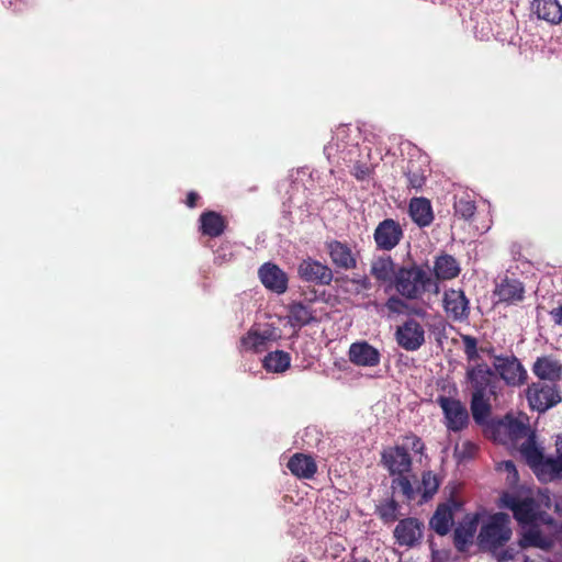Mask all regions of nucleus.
I'll return each mask as SVG.
<instances>
[{
    "instance_id": "nucleus-18",
    "label": "nucleus",
    "mask_w": 562,
    "mask_h": 562,
    "mask_svg": "<svg viewBox=\"0 0 562 562\" xmlns=\"http://www.w3.org/2000/svg\"><path fill=\"white\" fill-rule=\"evenodd\" d=\"M328 255L333 265L342 270H352L357 267V259L347 243L330 240L326 243Z\"/></svg>"
},
{
    "instance_id": "nucleus-29",
    "label": "nucleus",
    "mask_w": 562,
    "mask_h": 562,
    "mask_svg": "<svg viewBox=\"0 0 562 562\" xmlns=\"http://www.w3.org/2000/svg\"><path fill=\"white\" fill-rule=\"evenodd\" d=\"M539 505L532 498L513 502L510 508L513 509L514 517L519 521L522 527L535 524V516Z\"/></svg>"
},
{
    "instance_id": "nucleus-2",
    "label": "nucleus",
    "mask_w": 562,
    "mask_h": 562,
    "mask_svg": "<svg viewBox=\"0 0 562 562\" xmlns=\"http://www.w3.org/2000/svg\"><path fill=\"white\" fill-rule=\"evenodd\" d=\"M401 440V443L383 449L381 464L392 477V488L400 491L406 499L412 501L415 498V491L409 479L413 469V458L409 451L422 456L426 446L423 439L413 431L403 435Z\"/></svg>"
},
{
    "instance_id": "nucleus-44",
    "label": "nucleus",
    "mask_w": 562,
    "mask_h": 562,
    "mask_svg": "<svg viewBox=\"0 0 562 562\" xmlns=\"http://www.w3.org/2000/svg\"><path fill=\"white\" fill-rule=\"evenodd\" d=\"M199 199H200V195L195 191H190L187 194L186 204L188 205V207L193 209L196 206Z\"/></svg>"
},
{
    "instance_id": "nucleus-28",
    "label": "nucleus",
    "mask_w": 562,
    "mask_h": 562,
    "mask_svg": "<svg viewBox=\"0 0 562 562\" xmlns=\"http://www.w3.org/2000/svg\"><path fill=\"white\" fill-rule=\"evenodd\" d=\"M434 272L439 280H451L459 276L460 266L453 256L443 254L436 258Z\"/></svg>"
},
{
    "instance_id": "nucleus-41",
    "label": "nucleus",
    "mask_w": 562,
    "mask_h": 562,
    "mask_svg": "<svg viewBox=\"0 0 562 562\" xmlns=\"http://www.w3.org/2000/svg\"><path fill=\"white\" fill-rule=\"evenodd\" d=\"M535 525L538 526V528H540L541 525L553 526L554 519L550 514L538 508L535 516Z\"/></svg>"
},
{
    "instance_id": "nucleus-19",
    "label": "nucleus",
    "mask_w": 562,
    "mask_h": 562,
    "mask_svg": "<svg viewBox=\"0 0 562 562\" xmlns=\"http://www.w3.org/2000/svg\"><path fill=\"white\" fill-rule=\"evenodd\" d=\"M553 546L554 539L549 535H544L535 524L522 527L521 537L518 541L520 549L532 547L543 551H550Z\"/></svg>"
},
{
    "instance_id": "nucleus-4",
    "label": "nucleus",
    "mask_w": 562,
    "mask_h": 562,
    "mask_svg": "<svg viewBox=\"0 0 562 562\" xmlns=\"http://www.w3.org/2000/svg\"><path fill=\"white\" fill-rule=\"evenodd\" d=\"M498 442L509 450L517 451L528 465L526 449L538 447L537 434L530 427L529 417L519 413H507L501 418L494 417V443Z\"/></svg>"
},
{
    "instance_id": "nucleus-3",
    "label": "nucleus",
    "mask_w": 562,
    "mask_h": 562,
    "mask_svg": "<svg viewBox=\"0 0 562 562\" xmlns=\"http://www.w3.org/2000/svg\"><path fill=\"white\" fill-rule=\"evenodd\" d=\"M452 543L459 553H467L473 544L479 551L492 552V513L486 509L465 513L454 524Z\"/></svg>"
},
{
    "instance_id": "nucleus-35",
    "label": "nucleus",
    "mask_w": 562,
    "mask_h": 562,
    "mask_svg": "<svg viewBox=\"0 0 562 562\" xmlns=\"http://www.w3.org/2000/svg\"><path fill=\"white\" fill-rule=\"evenodd\" d=\"M267 337L256 330H249L240 339V345L246 350L260 351L266 345Z\"/></svg>"
},
{
    "instance_id": "nucleus-17",
    "label": "nucleus",
    "mask_w": 562,
    "mask_h": 562,
    "mask_svg": "<svg viewBox=\"0 0 562 562\" xmlns=\"http://www.w3.org/2000/svg\"><path fill=\"white\" fill-rule=\"evenodd\" d=\"M394 537L400 546L414 547L423 537V524L417 518H405L398 521Z\"/></svg>"
},
{
    "instance_id": "nucleus-33",
    "label": "nucleus",
    "mask_w": 562,
    "mask_h": 562,
    "mask_svg": "<svg viewBox=\"0 0 562 562\" xmlns=\"http://www.w3.org/2000/svg\"><path fill=\"white\" fill-rule=\"evenodd\" d=\"M398 503L391 498L376 506V514L385 524L394 522L398 516Z\"/></svg>"
},
{
    "instance_id": "nucleus-12",
    "label": "nucleus",
    "mask_w": 562,
    "mask_h": 562,
    "mask_svg": "<svg viewBox=\"0 0 562 562\" xmlns=\"http://www.w3.org/2000/svg\"><path fill=\"white\" fill-rule=\"evenodd\" d=\"M442 306L449 319L464 322L470 315V304L461 289H447L442 296Z\"/></svg>"
},
{
    "instance_id": "nucleus-47",
    "label": "nucleus",
    "mask_w": 562,
    "mask_h": 562,
    "mask_svg": "<svg viewBox=\"0 0 562 562\" xmlns=\"http://www.w3.org/2000/svg\"><path fill=\"white\" fill-rule=\"evenodd\" d=\"M524 562H541V561L533 560V559H530L528 555H525L524 557Z\"/></svg>"
},
{
    "instance_id": "nucleus-13",
    "label": "nucleus",
    "mask_w": 562,
    "mask_h": 562,
    "mask_svg": "<svg viewBox=\"0 0 562 562\" xmlns=\"http://www.w3.org/2000/svg\"><path fill=\"white\" fill-rule=\"evenodd\" d=\"M297 274L301 280L319 285H328L333 281L331 269L318 260L303 259L297 266Z\"/></svg>"
},
{
    "instance_id": "nucleus-11",
    "label": "nucleus",
    "mask_w": 562,
    "mask_h": 562,
    "mask_svg": "<svg viewBox=\"0 0 562 562\" xmlns=\"http://www.w3.org/2000/svg\"><path fill=\"white\" fill-rule=\"evenodd\" d=\"M404 231L401 224L393 218L381 221L374 229L373 239L380 250L390 251L403 239Z\"/></svg>"
},
{
    "instance_id": "nucleus-24",
    "label": "nucleus",
    "mask_w": 562,
    "mask_h": 562,
    "mask_svg": "<svg viewBox=\"0 0 562 562\" xmlns=\"http://www.w3.org/2000/svg\"><path fill=\"white\" fill-rule=\"evenodd\" d=\"M286 467L299 479H312L317 472L315 460L311 456L300 452L289 459Z\"/></svg>"
},
{
    "instance_id": "nucleus-32",
    "label": "nucleus",
    "mask_w": 562,
    "mask_h": 562,
    "mask_svg": "<svg viewBox=\"0 0 562 562\" xmlns=\"http://www.w3.org/2000/svg\"><path fill=\"white\" fill-rule=\"evenodd\" d=\"M440 485V481L437 475H435L431 471H426L422 475V483L419 490L422 491L423 498L428 499L431 498L438 491Z\"/></svg>"
},
{
    "instance_id": "nucleus-15",
    "label": "nucleus",
    "mask_w": 562,
    "mask_h": 562,
    "mask_svg": "<svg viewBox=\"0 0 562 562\" xmlns=\"http://www.w3.org/2000/svg\"><path fill=\"white\" fill-rule=\"evenodd\" d=\"M258 277L266 289L277 294L288 290V274L276 263L266 262L258 270Z\"/></svg>"
},
{
    "instance_id": "nucleus-25",
    "label": "nucleus",
    "mask_w": 562,
    "mask_h": 562,
    "mask_svg": "<svg viewBox=\"0 0 562 562\" xmlns=\"http://www.w3.org/2000/svg\"><path fill=\"white\" fill-rule=\"evenodd\" d=\"M199 221L202 235L212 238L221 236L227 227L225 217L215 211L203 212Z\"/></svg>"
},
{
    "instance_id": "nucleus-38",
    "label": "nucleus",
    "mask_w": 562,
    "mask_h": 562,
    "mask_svg": "<svg viewBox=\"0 0 562 562\" xmlns=\"http://www.w3.org/2000/svg\"><path fill=\"white\" fill-rule=\"evenodd\" d=\"M403 299L398 295H392L385 302V307L390 313L401 314L407 308V304Z\"/></svg>"
},
{
    "instance_id": "nucleus-46",
    "label": "nucleus",
    "mask_w": 562,
    "mask_h": 562,
    "mask_svg": "<svg viewBox=\"0 0 562 562\" xmlns=\"http://www.w3.org/2000/svg\"><path fill=\"white\" fill-rule=\"evenodd\" d=\"M413 313L417 316H424L425 315V311L423 308H415L413 310Z\"/></svg>"
},
{
    "instance_id": "nucleus-43",
    "label": "nucleus",
    "mask_w": 562,
    "mask_h": 562,
    "mask_svg": "<svg viewBox=\"0 0 562 562\" xmlns=\"http://www.w3.org/2000/svg\"><path fill=\"white\" fill-rule=\"evenodd\" d=\"M369 168L366 165H356L352 175L358 180H364L369 176Z\"/></svg>"
},
{
    "instance_id": "nucleus-20",
    "label": "nucleus",
    "mask_w": 562,
    "mask_h": 562,
    "mask_svg": "<svg viewBox=\"0 0 562 562\" xmlns=\"http://www.w3.org/2000/svg\"><path fill=\"white\" fill-rule=\"evenodd\" d=\"M532 372L541 382L555 384L562 376V364L550 356L539 357L532 366Z\"/></svg>"
},
{
    "instance_id": "nucleus-34",
    "label": "nucleus",
    "mask_w": 562,
    "mask_h": 562,
    "mask_svg": "<svg viewBox=\"0 0 562 562\" xmlns=\"http://www.w3.org/2000/svg\"><path fill=\"white\" fill-rule=\"evenodd\" d=\"M504 514L494 513V551L498 546L509 540L512 531L503 526Z\"/></svg>"
},
{
    "instance_id": "nucleus-10",
    "label": "nucleus",
    "mask_w": 562,
    "mask_h": 562,
    "mask_svg": "<svg viewBox=\"0 0 562 562\" xmlns=\"http://www.w3.org/2000/svg\"><path fill=\"white\" fill-rule=\"evenodd\" d=\"M496 375L507 385L519 386L526 382L527 371L515 356L494 355V378Z\"/></svg>"
},
{
    "instance_id": "nucleus-26",
    "label": "nucleus",
    "mask_w": 562,
    "mask_h": 562,
    "mask_svg": "<svg viewBox=\"0 0 562 562\" xmlns=\"http://www.w3.org/2000/svg\"><path fill=\"white\" fill-rule=\"evenodd\" d=\"M428 172L429 168L425 160L409 159L404 171L407 179V188L416 191L422 190L426 183Z\"/></svg>"
},
{
    "instance_id": "nucleus-42",
    "label": "nucleus",
    "mask_w": 562,
    "mask_h": 562,
    "mask_svg": "<svg viewBox=\"0 0 562 562\" xmlns=\"http://www.w3.org/2000/svg\"><path fill=\"white\" fill-rule=\"evenodd\" d=\"M517 553H518V549L508 547L506 549H503L498 553L495 552L494 555H496V558L499 562H505L508 560H513L517 555Z\"/></svg>"
},
{
    "instance_id": "nucleus-48",
    "label": "nucleus",
    "mask_w": 562,
    "mask_h": 562,
    "mask_svg": "<svg viewBox=\"0 0 562 562\" xmlns=\"http://www.w3.org/2000/svg\"><path fill=\"white\" fill-rule=\"evenodd\" d=\"M352 562H370V561L367 558H363V559L355 560Z\"/></svg>"
},
{
    "instance_id": "nucleus-23",
    "label": "nucleus",
    "mask_w": 562,
    "mask_h": 562,
    "mask_svg": "<svg viewBox=\"0 0 562 562\" xmlns=\"http://www.w3.org/2000/svg\"><path fill=\"white\" fill-rule=\"evenodd\" d=\"M531 10L538 19L557 25L562 22V5L559 0H533Z\"/></svg>"
},
{
    "instance_id": "nucleus-45",
    "label": "nucleus",
    "mask_w": 562,
    "mask_h": 562,
    "mask_svg": "<svg viewBox=\"0 0 562 562\" xmlns=\"http://www.w3.org/2000/svg\"><path fill=\"white\" fill-rule=\"evenodd\" d=\"M550 314L555 324L562 325V306L553 308Z\"/></svg>"
},
{
    "instance_id": "nucleus-6",
    "label": "nucleus",
    "mask_w": 562,
    "mask_h": 562,
    "mask_svg": "<svg viewBox=\"0 0 562 562\" xmlns=\"http://www.w3.org/2000/svg\"><path fill=\"white\" fill-rule=\"evenodd\" d=\"M555 447V458L547 457L540 443L526 449L528 467L540 482L547 483L562 477V435L558 436Z\"/></svg>"
},
{
    "instance_id": "nucleus-27",
    "label": "nucleus",
    "mask_w": 562,
    "mask_h": 562,
    "mask_svg": "<svg viewBox=\"0 0 562 562\" xmlns=\"http://www.w3.org/2000/svg\"><path fill=\"white\" fill-rule=\"evenodd\" d=\"M397 269L391 256L376 257L370 268L371 276L379 282H394Z\"/></svg>"
},
{
    "instance_id": "nucleus-21",
    "label": "nucleus",
    "mask_w": 562,
    "mask_h": 562,
    "mask_svg": "<svg viewBox=\"0 0 562 562\" xmlns=\"http://www.w3.org/2000/svg\"><path fill=\"white\" fill-rule=\"evenodd\" d=\"M408 213L418 227H427L434 222L431 202L427 198H412L408 204Z\"/></svg>"
},
{
    "instance_id": "nucleus-31",
    "label": "nucleus",
    "mask_w": 562,
    "mask_h": 562,
    "mask_svg": "<svg viewBox=\"0 0 562 562\" xmlns=\"http://www.w3.org/2000/svg\"><path fill=\"white\" fill-rule=\"evenodd\" d=\"M289 318L293 325L300 327L308 325L314 321L312 310L301 302H293L289 306Z\"/></svg>"
},
{
    "instance_id": "nucleus-49",
    "label": "nucleus",
    "mask_w": 562,
    "mask_h": 562,
    "mask_svg": "<svg viewBox=\"0 0 562 562\" xmlns=\"http://www.w3.org/2000/svg\"><path fill=\"white\" fill-rule=\"evenodd\" d=\"M370 283L367 279L363 280V286L367 289L369 288Z\"/></svg>"
},
{
    "instance_id": "nucleus-22",
    "label": "nucleus",
    "mask_w": 562,
    "mask_h": 562,
    "mask_svg": "<svg viewBox=\"0 0 562 562\" xmlns=\"http://www.w3.org/2000/svg\"><path fill=\"white\" fill-rule=\"evenodd\" d=\"M525 286L517 279L504 278L494 289L499 302L516 304L524 300Z\"/></svg>"
},
{
    "instance_id": "nucleus-30",
    "label": "nucleus",
    "mask_w": 562,
    "mask_h": 562,
    "mask_svg": "<svg viewBox=\"0 0 562 562\" xmlns=\"http://www.w3.org/2000/svg\"><path fill=\"white\" fill-rule=\"evenodd\" d=\"M291 357L283 350L269 352L263 359V368L269 372L281 373L289 369Z\"/></svg>"
},
{
    "instance_id": "nucleus-7",
    "label": "nucleus",
    "mask_w": 562,
    "mask_h": 562,
    "mask_svg": "<svg viewBox=\"0 0 562 562\" xmlns=\"http://www.w3.org/2000/svg\"><path fill=\"white\" fill-rule=\"evenodd\" d=\"M464 502L451 495L446 502L438 504L434 515L429 520L430 528L438 536H446L454 527L456 516L463 512Z\"/></svg>"
},
{
    "instance_id": "nucleus-37",
    "label": "nucleus",
    "mask_w": 562,
    "mask_h": 562,
    "mask_svg": "<svg viewBox=\"0 0 562 562\" xmlns=\"http://www.w3.org/2000/svg\"><path fill=\"white\" fill-rule=\"evenodd\" d=\"M496 471L507 473V481L509 484H516L519 480L517 468L512 460L498 462Z\"/></svg>"
},
{
    "instance_id": "nucleus-14",
    "label": "nucleus",
    "mask_w": 562,
    "mask_h": 562,
    "mask_svg": "<svg viewBox=\"0 0 562 562\" xmlns=\"http://www.w3.org/2000/svg\"><path fill=\"white\" fill-rule=\"evenodd\" d=\"M396 341L398 346L407 351L419 349L425 342V330L415 319L409 318L396 330Z\"/></svg>"
},
{
    "instance_id": "nucleus-16",
    "label": "nucleus",
    "mask_w": 562,
    "mask_h": 562,
    "mask_svg": "<svg viewBox=\"0 0 562 562\" xmlns=\"http://www.w3.org/2000/svg\"><path fill=\"white\" fill-rule=\"evenodd\" d=\"M349 361L358 367H375L380 363V351L368 341L352 342L348 351Z\"/></svg>"
},
{
    "instance_id": "nucleus-1",
    "label": "nucleus",
    "mask_w": 562,
    "mask_h": 562,
    "mask_svg": "<svg viewBox=\"0 0 562 562\" xmlns=\"http://www.w3.org/2000/svg\"><path fill=\"white\" fill-rule=\"evenodd\" d=\"M462 340L468 360L475 362L467 370V380L471 389V415L476 425L484 427V436L490 439L492 438V425H490L492 415V369L484 362H477L480 356L474 337L463 336Z\"/></svg>"
},
{
    "instance_id": "nucleus-9",
    "label": "nucleus",
    "mask_w": 562,
    "mask_h": 562,
    "mask_svg": "<svg viewBox=\"0 0 562 562\" xmlns=\"http://www.w3.org/2000/svg\"><path fill=\"white\" fill-rule=\"evenodd\" d=\"M436 403L442 411L443 424L449 431L460 432L469 426L470 415L467 406L460 400L439 395Z\"/></svg>"
},
{
    "instance_id": "nucleus-8",
    "label": "nucleus",
    "mask_w": 562,
    "mask_h": 562,
    "mask_svg": "<svg viewBox=\"0 0 562 562\" xmlns=\"http://www.w3.org/2000/svg\"><path fill=\"white\" fill-rule=\"evenodd\" d=\"M528 404L532 411L544 413L562 401L560 390L555 384L533 382L526 391Z\"/></svg>"
},
{
    "instance_id": "nucleus-36",
    "label": "nucleus",
    "mask_w": 562,
    "mask_h": 562,
    "mask_svg": "<svg viewBox=\"0 0 562 562\" xmlns=\"http://www.w3.org/2000/svg\"><path fill=\"white\" fill-rule=\"evenodd\" d=\"M454 214L463 220H470L476 210L475 203L469 196H461L456 199L454 204Z\"/></svg>"
},
{
    "instance_id": "nucleus-39",
    "label": "nucleus",
    "mask_w": 562,
    "mask_h": 562,
    "mask_svg": "<svg viewBox=\"0 0 562 562\" xmlns=\"http://www.w3.org/2000/svg\"><path fill=\"white\" fill-rule=\"evenodd\" d=\"M474 34L480 41L490 40L492 34V27L486 18L482 22L476 21V25L474 26Z\"/></svg>"
},
{
    "instance_id": "nucleus-5",
    "label": "nucleus",
    "mask_w": 562,
    "mask_h": 562,
    "mask_svg": "<svg viewBox=\"0 0 562 562\" xmlns=\"http://www.w3.org/2000/svg\"><path fill=\"white\" fill-rule=\"evenodd\" d=\"M432 285L437 292L438 286L429 273L416 263L400 267L393 282L397 294L405 300H420Z\"/></svg>"
},
{
    "instance_id": "nucleus-40",
    "label": "nucleus",
    "mask_w": 562,
    "mask_h": 562,
    "mask_svg": "<svg viewBox=\"0 0 562 562\" xmlns=\"http://www.w3.org/2000/svg\"><path fill=\"white\" fill-rule=\"evenodd\" d=\"M461 459H471L477 451V446L471 441H464L460 449H456Z\"/></svg>"
}]
</instances>
